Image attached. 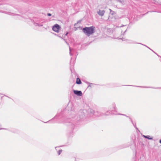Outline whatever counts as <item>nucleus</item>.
Here are the masks:
<instances>
[{
  "label": "nucleus",
  "mask_w": 161,
  "mask_h": 161,
  "mask_svg": "<svg viewBox=\"0 0 161 161\" xmlns=\"http://www.w3.org/2000/svg\"><path fill=\"white\" fill-rule=\"evenodd\" d=\"M73 91L74 93L77 96H82V92L80 91L73 90Z\"/></svg>",
  "instance_id": "3"
},
{
  "label": "nucleus",
  "mask_w": 161,
  "mask_h": 161,
  "mask_svg": "<svg viewBox=\"0 0 161 161\" xmlns=\"http://www.w3.org/2000/svg\"><path fill=\"white\" fill-rule=\"evenodd\" d=\"M76 84H80L81 83V82L80 80V79L79 78H77L76 79Z\"/></svg>",
  "instance_id": "5"
},
{
  "label": "nucleus",
  "mask_w": 161,
  "mask_h": 161,
  "mask_svg": "<svg viewBox=\"0 0 161 161\" xmlns=\"http://www.w3.org/2000/svg\"><path fill=\"white\" fill-rule=\"evenodd\" d=\"M154 53L156 55H157L159 57H161L159 55H158L156 53H155L152 50Z\"/></svg>",
  "instance_id": "15"
},
{
  "label": "nucleus",
  "mask_w": 161,
  "mask_h": 161,
  "mask_svg": "<svg viewBox=\"0 0 161 161\" xmlns=\"http://www.w3.org/2000/svg\"><path fill=\"white\" fill-rule=\"evenodd\" d=\"M92 84V83H90V85H89L88 86H91V85H91V84Z\"/></svg>",
  "instance_id": "20"
},
{
  "label": "nucleus",
  "mask_w": 161,
  "mask_h": 161,
  "mask_svg": "<svg viewBox=\"0 0 161 161\" xmlns=\"http://www.w3.org/2000/svg\"><path fill=\"white\" fill-rule=\"evenodd\" d=\"M95 27L92 26L89 27H85L82 29L83 32L87 36H89L95 32Z\"/></svg>",
  "instance_id": "1"
},
{
  "label": "nucleus",
  "mask_w": 161,
  "mask_h": 161,
  "mask_svg": "<svg viewBox=\"0 0 161 161\" xmlns=\"http://www.w3.org/2000/svg\"><path fill=\"white\" fill-rule=\"evenodd\" d=\"M159 142L161 144V139L159 140Z\"/></svg>",
  "instance_id": "22"
},
{
  "label": "nucleus",
  "mask_w": 161,
  "mask_h": 161,
  "mask_svg": "<svg viewBox=\"0 0 161 161\" xmlns=\"http://www.w3.org/2000/svg\"><path fill=\"white\" fill-rule=\"evenodd\" d=\"M47 15H48V16H51V14H50V13H48V14H47Z\"/></svg>",
  "instance_id": "14"
},
{
  "label": "nucleus",
  "mask_w": 161,
  "mask_h": 161,
  "mask_svg": "<svg viewBox=\"0 0 161 161\" xmlns=\"http://www.w3.org/2000/svg\"><path fill=\"white\" fill-rule=\"evenodd\" d=\"M6 96V97H8V98H9V97H8V96Z\"/></svg>",
  "instance_id": "24"
},
{
  "label": "nucleus",
  "mask_w": 161,
  "mask_h": 161,
  "mask_svg": "<svg viewBox=\"0 0 161 161\" xmlns=\"http://www.w3.org/2000/svg\"><path fill=\"white\" fill-rule=\"evenodd\" d=\"M160 4L161 5V3H160Z\"/></svg>",
  "instance_id": "25"
},
{
  "label": "nucleus",
  "mask_w": 161,
  "mask_h": 161,
  "mask_svg": "<svg viewBox=\"0 0 161 161\" xmlns=\"http://www.w3.org/2000/svg\"><path fill=\"white\" fill-rule=\"evenodd\" d=\"M35 25H38V26H42V24H40L38 23H35Z\"/></svg>",
  "instance_id": "11"
},
{
  "label": "nucleus",
  "mask_w": 161,
  "mask_h": 161,
  "mask_svg": "<svg viewBox=\"0 0 161 161\" xmlns=\"http://www.w3.org/2000/svg\"><path fill=\"white\" fill-rule=\"evenodd\" d=\"M68 32H67L66 33V34H65V35L66 36H67L68 34Z\"/></svg>",
  "instance_id": "19"
},
{
  "label": "nucleus",
  "mask_w": 161,
  "mask_h": 161,
  "mask_svg": "<svg viewBox=\"0 0 161 161\" xmlns=\"http://www.w3.org/2000/svg\"><path fill=\"white\" fill-rule=\"evenodd\" d=\"M69 51H70V52H69V54H70V55H72V54L71 53V48L70 47H69Z\"/></svg>",
  "instance_id": "13"
},
{
  "label": "nucleus",
  "mask_w": 161,
  "mask_h": 161,
  "mask_svg": "<svg viewBox=\"0 0 161 161\" xmlns=\"http://www.w3.org/2000/svg\"><path fill=\"white\" fill-rule=\"evenodd\" d=\"M119 114L121 115H125V116L126 117H128L127 116L125 115V114Z\"/></svg>",
  "instance_id": "17"
},
{
  "label": "nucleus",
  "mask_w": 161,
  "mask_h": 161,
  "mask_svg": "<svg viewBox=\"0 0 161 161\" xmlns=\"http://www.w3.org/2000/svg\"><path fill=\"white\" fill-rule=\"evenodd\" d=\"M126 30L125 31H124V32L123 33V34H124L125 33V32H126Z\"/></svg>",
  "instance_id": "21"
},
{
  "label": "nucleus",
  "mask_w": 161,
  "mask_h": 161,
  "mask_svg": "<svg viewBox=\"0 0 161 161\" xmlns=\"http://www.w3.org/2000/svg\"><path fill=\"white\" fill-rule=\"evenodd\" d=\"M108 113V112L107 111V112L105 114H103V113H102L100 114V116H102L103 115H109V114H107Z\"/></svg>",
  "instance_id": "10"
},
{
  "label": "nucleus",
  "mask_w": 161,
  "mask_h": 161,
  "mask_svg": "<svg viewBox=\"0 0 161 161\" xmlns=\"http://www.w3.org/2000/svg\"><path fill=\"white\" fill-rule=\"evenodd\" d=\"M121 39H122V41H124L125 40V38H122Z\"/></svg>",
  "instance_id": "18"
},
{
  "label": "nucleus",
  "mask_w": 161,
  "mask_h": 161,
  "mask_svg": "<svg viewBox=\"0 0 161 161\" xmlns=\"http://www.w3.org/2000/svg\"><path fill=\"white\" fill-rule=\"evenodd\" d=\"M118 1L120 3H121L122 4H125V2L124 1V0H118Z\"/></svg>",
  "instance_id": "9"
},
{
  "label": "nucleus",
  "mask_w": 161,
  "mask_h": 161,
  "mask_svg": "<svg viewBox=\"0 0 161 161\" xmlns=\"http://www.w3.org/2000/svg\"><path fill=\"white\" fill-rule=\"evenodd\" d=\"M115 107H116V106H115V105H114V109H115Z\"/></svg>",
  "instance_id": "23"
},
{
  "label": "nucleus",
  "mask_w": 161,
  "mask_h": 161,
  "mask_svg": "<svg viewBox=\"0 0 161 161\" xmlns=\"http://www.w3.org/2000/svg\"><path fill=\"white\" fill-rule=\"evenodd\" d=\"M105 13V11L104 10H99L97 12V13L98 14L101 16H103L104 15Z\"/></svg>",
  "instance_id": "4"
},
{
  "label": "nucleus",
  "mask_w": 161,
  "mask_h": 161,
  "mask_svg": "<svg viewBox=\"0 0 161 161\" xmlns=\"http://www.w3.org/2000/svg\"><path fill=\"white\" fill-rule=\"evenodd\" d=\"M62 152V150H59L58 152V155H59Z\"/></svg>",
  "instance_id": "12"
},
{
  "label": "nucleus",
  "mask_w": 161,
  "mask_h": 161,
  "mask_svg": "<svg viewBox=\"0 0 161 161\" xmlns=\"http://www.w3.org/2000/svg\"><path fill=\"white\" fill-rule=\"evenodd\" d=\"M129 119H130V120H131L132 124H133V125L134 126V127L136 128V129L137 130H138V128L136 127V123H134L133 122V121L132 120V119H131V118L130 117H129Z\"/></svg>",
  "instance_id": "6"
},
{
  "label": "nucleus",
  "mask_w": 161,
  "mask_h": 161,
  "mask_svg": "<svg viewBox=\"0 0 161 161\" xmlns=\"http://www.w3.org/2000/svg\"><path fill=\"white\" fill-rule=\"evenodd\" d=\"M109 10H110V14H111L112 15H113L114 13L115 12L113 11H112L111 9H109Z\"/></svg>",
  "instance_id": "8"
},
{
  "label": "nucleus",
  "mask_w": 161,
  "mask_h": 161,
  "mask_svg": "<svg viewBox=\"0 0 161 161\" xmlns=\"http://www.w3.org/2000/svg\"><path fill=\"white\" fill-rule=\"evenodd\" d=\"M140 44H142V45H143V44H141V43H140ZM144 46H145L146 47H148V48H149L150 49V50H152V49H151V48H149V47H147V46H146V45H144Z\"/></svg>",
  "instance_id": "16"
},
{
  "label": "nucleus",
  "mask_w": 161,
  "mask_h": 161,
  "mask_svg": "<svg viewBox=\"0 0 161 161\" xmlns=\"http://www.w3.org/2000/svg\"><path fill=\"white\" fill-rule=\"evenodd\" d=\"M143 137L145 138H147L148 139H152V138H150V136H144L143 135Z\"/></svg>",
  "instance_id": "7"
},
{
  "label": "nucleus",
  "mask_w": 161,
  "mask_h": 161,
  "mask_svg": "<svg viewBox=\"0 0 161 161\" xmlns=\"http://www.w3.org/2000/svg\"><path fill=\"white\" fill-rule=\"evenodd\" d=\"M60 28V26L58 24H56L53 27L52 29L53 31L58 32Z\"/></svg>",
  "instance_id": "2"
}]
</instances>
